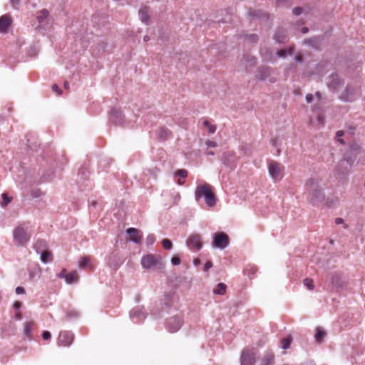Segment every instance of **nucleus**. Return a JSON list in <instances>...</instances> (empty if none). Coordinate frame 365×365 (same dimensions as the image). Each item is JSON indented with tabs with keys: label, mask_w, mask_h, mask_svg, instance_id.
<instances>
[{
	"label": "nucleus",
	"mask_w": 365,
	"mask_h": 365,
	"mask_svg": "<svg viewBox=\"0 0 365 365\" xmlns=\"http://www.w3.org/2000/svg\"><path fill=\"white\" fill-rule=\"evenodd\" d=\"M309 201L315 205L324 200V195L319 185V180L314 178L308 180L305 185Z\"/></svg>",
	"instance_id": "1"
},
{
	"label": "nucleus",
	"mask_w": 365,
	"mask_h": 365,
	"mask_svg": "<svg viewBox=\"0 0 365 365\" xmlns=\"http://www.w3.org/2000/svg\"><path fill=\"white\" fill-rule=\"evenodd\" d=\"M195 195L197 200L201 197H204L206 205L210 207L215 206L217 200L214 192L213 187L207 183L198 185Z\"/></svg>",
	"instance_id": "2"
},
{
	"label": "nucleus",
	"mask_w": 365,
	"mask_h": 365,
	"mask_svg": "<svg viewBox=\"0 0 365 365\" xmlns=\"http://www.w3.org/2000/svg\"><path fill=\"white\" fill-rule=\"evenodd\" d=\"M141 264L143 267L146 269L155 268L163 269L164 267L161 257L152 254L143 256L141 259Z\"/></svg>",
	"instance_id": "3"
},
{
	"label": "nucleus",
	"mask_w": 365,
	"mask_h": 365,
	"mask_svg": "<svg viewBox=\"0 0 365 365\" xmlns=\"http://www.w3.org/2000/svg\"><path fill=\"white\" fill-rule=\"evenodd\" d=\"M267 168L269 175L274 181L278 182L282 179L284 166L282 163L272 160L268 162Z\"/></svg>",
	"instance_id": "4"
},
{
	"label": "nucleus",
	"mask_w": 365,
	"mask_h": 365,
	"mask_svg": "<svg viewBox=\"0 0 365 365\" xmlns=\"http://www.w3.org/2000/svg\"><path fill=\"white\" fill-rule=\"evenodd\" d=\"M14 239L17 245H24L30 240L31 235L22 226H19L13 232Z\"/></svg>",
	"instance_id": "5"
},
{
	"label": "nucleus",
	"mask_w": 365,
	"mask_h": 365,
	"mask_svg": "<svg viewBox=\"0 0 365 365\" xmlns=\"http://www.w3.org/2000/svg\"><path fill=\"white\" fill-rule=\"evenodd\" d=\"M241 365H254L255 363V353L253 350L245 349L240 356Z\"/></svg>",
	"instance_id": "6"
},
{
	"label": "nucleus",
	"mask_w": 365,
	"mask_h": 365,
	"mask_svg": "<svg viewBox=\"0 0 365 365\" xmlns=\"http://www.w3.org/2000/svg\"><path fill=\"white\" fill-rule=\"evenodd\" d=\"M229 244V238L227 235L223 232L215 234L212 245L220 249H224Z\"/></svg>",
	"instance_id": "7"
},
{
	"label": "nucleus",
	"mask_w": 365,
	"mask_h": 365,
	"mask_svg": "<svg viewBox=\"0 0 365 365\" xmlns=\"http://www.w3.org/2000/svg\"><path fill=\"white\" fill-rule=\"evenodd\" d=\"M73 334L67 331H61L58 337V345L60 346H69L73 341Z\"/></svg>",
	"instance_id": "8"
},
{
	"label": "nucleus",
	"mask_w": 365,
	"mask_h": 365,
	"mask_svg": "<svg viewBox=\"0 0 365 365\" xmlns=\"http://www.w3.org/2000/svg\"><path fill=\"white\" fill-rule=\"evenodd\" d=\"M186 243L190 249H195L197 250H200L202 246L200 235L198 234H192L190 235L187 240Z\"/></svg>",
	"instance_id": "9"
},
{
	"label": "nucleus",
	"mask_w": 365,
	"mask_h": 365,
	"mask_svg": "<svg viewBox=\"0 0 365 365\" xmlns=\"http://www.w3.org/2000/svg\"><path fill=\"white\" fill-rule=\"evenodd\" d=\"M126 232L129 235L130 240L138 244L140 243L143 234L139 230L130 227L126 230Z\"/></svg>",
	"instance_id": "10"
},
{
	"label": "nucleus",
	"mask_w": 365,
	"mask_h": 365,
	"mask_svg": "<svg viewBox=\"0 0 365 365\" xmlns=\"http://www.w3.org/2000/svg\"><path fill=\"white\" fill-rule=\"evenodd\" d=\"M182 322L179 317L171 318L168 323V329L170 332L175 333L180 329Z\"/></svg>",
	"instance_id": "11"
},
{
	"label": "nucleus",
	"mask_w": 365,
	"mask_h": 365,
	"mask_svg": "<svg viewBox=\"0 0 365 365\" xmlns=\"http://www.w3.org/2000/svg\"><path fill=\"white\" fill-rule=\"evenodd\" d=\"M58 276L60 278H64L66 282L68 284L76 282L78 279V274L76 271L71 272L70 273H66V270L63 269L58 274Z\"/></svg>",
	"instance_id": "12"
},
{
	"label": "nucleus",
	"mask_w": 365,
	"mask_h": 365,
	"mask_svg": "<svg viewBox=\"0 0 365 365\" xmlns=\"http://www.w3.org/2000/svg\"><path fill=\"white\" fill-rule=\"evenodd\" d=\"M11 23L12 19L9 14L1 16L0 17V32L6 33Z\"/></svg>",
	"instance_id": "13"
},
{
	"label": "nucleus",
	"mask_w": 365,
	"mask_h": 365,
	"mask_svg": "<svg viewBox=\"0 0 365 365\" xmlns=\"http://www.w3.org/2000/svg\"><path fill=\"white\" fill-rule=\"evenodd\" d=\"M110 120L115 124H119L123 120V115L120 110L118 109H113L111 110L110 114Z\"/></svg>",
	"instance_id": "14"
},
{
	"label": "nucleus",
	"mask_w": 365,
	"mask_h": 365,
	"mask_svg": "<svg viewBox=\"0 0 365 365\" xmlns=\"http://www.w3.org/2000/svg\"><path fill=\"white\" fill-rule=\"evenodd\" d=\"M34 325V321H29V322H25L24 328V333L26 337H28V338L31 337V331H32Z\"/></svg>",
	"instance_id": "15"
},
{
	"label": "nucleus",
	"mask_w": 365,
	"mask_h": 365,
	"mask_svg": "<svg viewBox=\"0 0 365 365\" xmlns=\"http://www.w3.org/2000/svg\"><path fill=\"white\" fill-rule=\"evenodd\" d=\"M90 260H91V257L88 256H84V257H81V259L79 260V264H78L79 267L81 269L86 268V267L91 268L92 265L90 263Z\"/></svg>",
	"instance_id": "16"
},
{
	"label": "nucleus",
	"mask_w": 365,
	"mask_h": 365,
	"mask_svg": "<svg viewBox=\"0 0 365 365\" xmlns=\"http://www.w3.org/2000/svg\"><path fill=\"white\" fill-rule=\"evenodd\" d=\"M274 356L273 353H267L263 357L261 365H272L274 363Z\"/></svg>",
	"instance_id": "17"
},
{
	"label": "nucleus",
	"mask_w": 365,
	"mask_h": 365,
	"mask_svg": "<svg viewBox=\"0 0 365 365\" xmlns=\"http://www.w3.org/2000/svg\"><path fill=\"white\" fill-rule=\"evenodd\" d=\"M274 39L279 42L282 43L287 40V35L283 29H279L274 35Z\"/></svg>",
	"instance_id": "18"
},
{
	"label": "nucleus",
	"mask_w": 365,
	"mask_h": 365,
	"mask_svg": "<svg viewBox=\"0 0 365 365\" xmlns=\"http://www.w3.org/2000/svg\"><path fill=\"white\" fill-rule=\"evenodd\" d=\"M139 15L142 21L147 22L149 19L148 8L146 6L141 8L139 11Z\"/></svg>",
	"instance_id": "19"
},
{
	"label": "nucleus",
	"mask_w": 365,
	"mask_h": 365,
	"mask_svg": "<svg viewBox=\"0 0 365 365\" xmlns=\"http://www.w3.org/2000/svg\"><path fill=\"white\" fill-rule=\"evenodd\" d=\"M331 81L328 83V86L329 88L335 89L340 83V80L337 74H334L331 77Z\"/></svg>",
	"instance_id": "20"
},
{
	"label": "nucleus",
	"mask_w": 365,
	"mask_h": 365,
	"mask_svg": "<svg viewBox=\"0 0 365 365\" xmlns=\"http://www.w3.org/2000/svg\"><path fill=\"white\" fill-rule=\"evenodd\" d=\"M41 259L43 263L52 261V253L48 250L42 251L41 254Z\"/></svg>",
	"instance_id": "21"
},
{
	"label": "nucleus",
	"mask_w": 365,
	"mask_h": 365,
	"mask_svg": "<svg viewBox=\"0 0 365 365\" xmlns=\"http://www.w3.org/2000/svg\"><path fill=\"white\" fill-rule=\"evenodd\" d=\"M327 333L321 328L317 327L316 329L315 339L316 341L319 343L322 342L323 339L326 336Z\"/></svg>",
	"instance_id": "22"
},
{
	"label": "nucleus",
	"mask_w": 365,
	"mask_h": 365,
	"mask_svg": "<svg viewBox=\"0 0 365 365\" xmlns=\"http://www.w3.org/2000/svg\"><path fill=\"white\" fill-rule=\"evenodd\" d=\"M292 341V337L291 335H289L287 337L282 339L281 340V346L284 349H287L289 347L291 342Z\"/></svg>",
	"instance_id": "23"
},
{
	"label": "nucleus",
	"mask_w": 365,
	"mask_h": 365,
	"mask_svg": "<svg viewBox=\"0 0 365 365\" xmlns=\"http://www.w3.org/2000/svg\"><path fill=\"white\" fill-rule=\"evenodd\" d=\"M214 292L218 294H224L226 292V285L224 283H219Z\"/></svg>",
	"instance_id": "24"
},
{
	"label": "nucleus",
	"mask_w": 365,
	"mask_h": 365,
	"mask_svg": "<svg viewBox=\"0 0 365 365\" xmlns=\"http://www.w3.org/2000/svg\"><path fill=\"white\" fill-rule=\"evenodd\" d=\"M46 247V243L44 240H38L34 245V248L37 252Z\"/></svg>",
	"instance_id": "25"
},
{
	"label": "nucleus",
	"mask_w": 365,
	"mask_h": 365,
	"mask_svg": "<svg viewBox=\"0 0 365 365\" xmlns=\"http://www.w3.org/2000/svg\"><path fill=\"white\" fill-rule=\"evenodd\" d=\"M203 125L205 128H207L210 133H214L216 130V126L210 124L207 120L203 122Z\"/></svg>",
	"instance_id": "26"
},
{
	"label": "nucleus",
	"mask_w": 365,
	"mask_h": 365,
	"mask_svg": "<svg viewBox=\"0 0 365 365\" xmlns=\"http://www.w3.org/2000/svg\"><path fill=\"white\" fill-rule=\"evenodd\" d=\"M304 285L309 290L314 289V281L312 279L306 278L304 279Z\"/></svg>",
	"instance_id": "27"
},
{
	"label": "nucleus",
	"mask_w": 365,
	"mask_h": 365,
	"mask_svg": "<svg viewBox=\"0 0 365 365\" xmlns=\"http://www.w3.org/2000/svg\"><path fill=\"white\" fill-rule=\"evenodd\" d=\"M260 72L262 73V74H260L258 78L261 80L265 79L267 76L269 75V69L268 68H262Z\"/></svg>",
	"instance_id": "28"
},
{
	"label": "nucleus",
	"mask_w": 365,
	"mask_h": 365,
	"mask_svg": "<svg viewBox=\"0 0 365 365\" xmlns=\"http://www.w3.org/2000/svg\"><path fill=\"white\" fill-rule=\"evenodd\" d=\"M2 202L1 206L5 207L6 206L9 202H11V197H9L6 193L2 194Z\"/></svg>",
	"instance_id": "29"
},
{
	"label": "nucleus",
	"mask_w": 365,
	"mask_h": 365,
	"mask_svg": "<svg viewBox=\"0 0 365 365\" xmlns=\"http://www.w3.org/2000/svg\"><path fill=\"white\" fill-rule=\"evenodd\" d=\"M162 245H163V248L165 250H170L173 247V244H172L171 241L168 239H164L162 241Z\"/></svg>",
	"instance_id": "30"
},
{
	"label": "nucleus",
	"mask_w": 365,
	"mask_h": 365,
	"mask_svg": "<svg viewBox=\"0 0 365 365\" xmlns=\"http://www.w3.org/2000/svg\"><path fill=\"white\" fill-rule=\"evenodd\" d=\"M361 147L358 145H353L350 147L349 153L351 154H356L360 153Z\"/></svg>",
	"instance_id": "31"
},
{
	"label": "nucleus",
	"mask_w": 365,
	"mask_h": 365,
	"mask_svg": "<svg viewBox=\"0 0 365 365\" xmlns=\"http://www.w3.org/2000/svg\"><path fill=\"white\" fill-rule=\"evenodd\" d=\"M256 272H257V268L255 267H251L250 268H247L245 270V272L247 273L250 277L252 276L255 275Z\"/></svg>",
	"instance_id": "32"
},
{
	"label": "nucleus",
	"mask_w": 365,
	"mask_h": 365,
	"mask_svg": "<svg viewBox=\"0 0 365 365\" xmlns=\"http://www.w3.org/2000/svg\"><path fill=\"white\" fill-rule=\"evenodd\" d=\"M78 313L77 311L76 310H71V311H68L66 312V318L68 319L69 318H71V317H78Z\"/></svg>",
	"instance_id": "33"
},
{
	"label": "nucleus",
	"mask_w": 365,
	"mask_h": 365,
	"mask_svg": "<svg viewBox=\"0 0 365 365\" xmlns=\"http://www.w3.org/2000/svg\"><path fill=\"white\" fill-rule=\"evenodd\" d=\"M48 16V12L46 10H42L41 15L38 17L39 21H42L43 19H46Z\"/></svg>",
	"instance_id": "34"
},
{
	"label": "nucleus",
	"mask_w": 365,
	"mask_h": 365,
	"mask_svg": "<svg viewBox=\"0 0 365 365\" xmlns=\"http://www.w3.org/2000/svg\"><path fill=\"white\" fill-rule=\"evenodd\" d=\"M155 240V239L154 235H150L146 238V243L148 245H151L154 243Z\"/></svg>",
	"instance_id": "35"
},
{
	"label": "nucleus",
	"mask_w": 365,
	"mask_h": 365,
	"mask_svg": "<svg viewBox=\"0 0 365 365\" xmlns=\"http://www.w3.org/2000/svg\"><path fill=\"white\" fill-rule=\"evenodd\" d=\"M176 174L183 178H186L187 175V171L183 169L178 170L176 172Z\"/></svg>",
	"instance_id": "36"
},
{
	"label": "nucleus",
	"mask_w": 365,
	"mask_h": 365,
	"mask_svg": "<svg viewBox=\"0 0 365 365\" xmlns=\"http://www.w3.org/2000/svg\"><path fill=\"white\" fill-rule=\"evenodd\" d=\"M51 333L48 331H43L42 333V338L43 340H48L51 339Z\"/></svg>",
	"instance_id": "37"
},
{
	"label": "nucleus",
	"mask_w": 365,
	"mask_h": 365,
	"mask_svg": "<svg viewBox=\"0 0 365 365\" xmlns=\"http://www.w3.org/2000/svg\"><path fill=\"white\" fill-rule=\"evenodd\" d=\"M171 262H172L173 264L178 265L180 263V259L177 256H174L172 257Z\"/></svg>",
	"instance_id": "38"
},
{
	"label": "nucleus",
	"mask_w": 365,
	"mask_h": 365,
	"mask_svg": "<svg viewBox=\"0 0 365 365\" xmlns=\"http://www.w3.org/2000/svg\"><path fill=\"white\" fill-rule=\"evenodd\" d=\"M22 306V303L19 301H16L14 303V308L16 309V311H18Z\"/></svg>",
	"instance_id": "39"
},
{
	"label": "nucleus",
	"mask_w": 365,
	"mask_h": 365,
	"mask_svg": "<svg viewBox=\"0 0 365 365\" xmlns=\"http://www.w3.org/2000/svg\"><path fill=\"white\" fill-rule=\"evenodd\" d=\"M52 90L54 91V92H56L58 96H60L61 94V89L58 88V86L56 84L53 85L52 86Z\"/></svg>",
	"instance_id": "40"
},
{
	"label": "nucleus",
	"mask_w": 365,
	"mask_h": 365,
	"mask_svg": "<svg viewBox=\"0 0 365 365\" xmlns=\"http://www.w3.org/2000/svg\"><path fill=\"white\" fill-rule=\"evenodd\" d=\"M344 134V132L342 130H339L337 133H336V138L338 139V140L341 143H344V141L342 139H340L339 138L341 136H342Z\"/></svg>",
	"instance_id": "41"
},
{
	"label": "nucleus",
	"mask_w": 365,
	"mask_h": 365,
	"mask_svg": "<svg viewBox=\"0 0 365 365\" xmlns=\"http://www.w3.org/2000/svg\"><path fill=\"white\" fill-rule=\"evenodd\" d=\"M212 267V263L210 261H208L205 263V264L204 266V270L207 271Z\"/></svg>",
	"instance_id": "42"
},
{
	"label": "nucleus",
	"mask_w": 365,
	"mask_h": 365,
	"mask_svg": "<svg viewBox=\"0 0 365 365\" xmlns=\"http://www.w3.org/2000/svg\"><path fill=\"white\" fill-rule=\"evenodd\" d=\"M302 9L300 7H297L293 9V13L295 15H299L302 14Z\"/></svg>",
	"instance_id": "43"
},
{
	"label": "nucleus",
	"mask_w": 365,
	"mask_h": 365,
	"mask_svg": "<svg viewBox=\"0 0 365 365\" xmlns=\"http://www.w3.org/2000/svg\"><path fill=\"white\" fill-rule=\"evenodd\" d=\"M25 292L24 289L22 287H17L16 289V293L17 294H24Z\"/></svg>",
	"instance_id": "44"
},
{
	"label": "nucleus",
	"mask_w": 365,
	"mask_h": 365,
	"mask_svg": "<svg viewBox=\"0 0 365 365\" xmlns=\"http://www.w3.org/2000/svg\"><path fill=\"white\" fill-rule=\"evenodd\" d=\"M206 145L208 146V147H216L217 146V143L214 141H212V140H207L206 141Z\"/></svg>",
	"instance_id": "45"
},
{
	"label": "nucleus",
	"mask_w": 365,
	"mask_h": 365,
	"mask_svg": "<svg viewBox=\"0 0 365 365\" xmlns=\"http://www.w3.org/2000/svg\"><path fill=\"white\" fill-rule=\"evenodd\" d=\"M15 319L16 320H21L22 319V314H21V312H19V310L16 311Z\"/></svg>",
	"instance_id": "46"
},
{
	"label": "nucleus",
	"mask_w": 365,
	"mask_h": 365,
	"mask_svg": "<svg viewBox=\"0 0 365 365\" xmlns=\"http://www.w3.org/2000/svg\"><path fill=\"white\" fill-rule=\"evenodd\" d=\"M317 120L319 121V123L321 125H324V118L323 115H319L317 118Z\"/></svg>",
	"instance_id": "47"
},
{
	"label": "nucleus",
	"mask_w": 365,
	"mask_h": 365,
	"mask_svg": "<svg viewBox=\"0 0 365 365\" xmlns=\"http://www.w3.org/2000/svg\"><path fill=\"white\" fill-rule=\"evenodd\" d=\"M160 135H164L165 137H167L169 135V132L167 129L162 128L160 130Z\"/></svg>",
	"instance_id": "48"
},
{
	"label": "nucleus",
	"mask_w": 365,
	"mask_h": 365,
	"mask_svg": "<svg viewBox=\"0 0 365 365\" xmlns=\"http://www.w3.org/2000/svg\"><path fill=\"white\" fill-rule=\"evenodd\" d=\"M313 100V96L312 94H307L306 96V101L307 103H311Z\"/></svg>",
	"instance_id": "49"
},
{
	"label": "nucleus",
	"mask_w": 365,
	"mask_h": 365,
	"mask_svg": "<svg viewBox=\"0 0 365 365\" xmlns=\"http://www.w3.org/2000/svg\"><path fill=\"white\" fill-rule=\"evenodd\" d=\"M278 55L279 57H284L286 55V51L285 50H281L278 52Z\"/></svg>",
	"instance_id": "50"
},
{
	"label": "nucleus",
	"mask_w": 365,
	"mask_h": 365,
	"mask_svg": "<svg viewBox=\"0 0 365 365\" xmlns=\"http://www.w3.org/2000/svg\"><path fill=\"white\" fill-rule=\"evenodd\" d=\"M344 160H346L347 163H349V166L352 165L353 161L347 157V154L345 156Z\"/></svg>",
	"instance_id": "51"
},
{
	"label": "nucleus",
	"mask_w": 365,
	"mask_h": 365,
	"mask_svg": "<svg viewBox=\"0 0 365 365\" xmlns=\"http://www.w3.org/2000/svg\"><path fill=\"white\" fill-rule=\"evenodd\" d=\"M343 222H344L343 219H342V218H340V217H338V218H336V219L335 220V222H336V224H337V225L341 224V223H343Z\"/></svg>",
	"instance_id": "52"
},
{
	"label": "nucleus",
	"mask_w": 365,
	"mask_h": 365,
	"mask_svg": "<svg viewBox=\"0 0 365 365\" xmlns=\"http://www.w3.org/2000/svg\"><path fill=\"white\" fill-rule=\"evenodd\" d=\"M295 58H296V61H302V56H297L295 57Z\"/></svg>",
	"instance_id": "53"
},
{
	"label": "nucleus",
	"mask_w": 365,
	"mask_h": 365,
	"mask_svg": "<svg viewBox=\"0 0 365 365\" xmlns=\"http://www.w3.org/2000/svg\"><path fill=\"white\" fill-rule=\"evenodd\" d=\"M64 88H65L66 89H68V88H69V84H68V83L67 81H66V82L64 83Z\"/></svg>",
	"instance_id": "54"
},
{
	"label": "nucleus",
	"mask_w": 365,
	"mask_h": 365,
	"mask_svg": "<svg viewBox=\"0 0 365 365\" xmlns=\"http://www.w3.org/2000/svg\"><path fill=\"white\" fill-rule=\"evenodd\" d=\"M302 31L304 34H305V33H307V32L308 31V29H307V28H306V27H304V28L302 29Z\"/></svg>",
	"instance_id": "55"
},
{
	"label": "nucleus",
	"mask_w": 365,
	"mask_h": 365,
	"mask_svg": "<svg viewBox=\"0 0 365 365\" xmlns=\"http://www.w3.org/2000/svg\"><path fill=\"white\" fill-rule=\"evenodd\" d=\"M11 3L13 4L14 6H15L16 4H19V0H16V2H15L14 0H11Z\"/></svg>",
	"instance_id": "56"
},
{
	"label": "nucleus",
	"mask_w": 365,
	"mask_h": 365,
	"mask_svg": "<svg viewBox=\"0 0 365 365\" xmlns=\"http://www.w3.org/2000/svg\"><path fill=\"white\" fill-rule=\"evenodd\" d=\"M144 41H148L149 40V37L148 36H144Z\"/></svg>",
	"instance_id": "57"
},
{
	"label": "nucleus",
	"mask_w": 365,
	"mask_h": 365,
	"mask_svg": "<svg viewBox=\"0 0 365 365\" xmlns=\"http://www.w3.org/2000/svg\"><path fill=\"white\" fill-rule=\"evenodd\" d=\"M183 182H182V180H178V183H179L180 185H182V184H183Z\"/></svg>",
	"instance_id": "58"
},
{
	"label": "nucleus",
	"mask_w": 365,
	"mask_h": 365,
	"mask_svg": "<svg viewBox=\"0 0 365 365\" xmlns=\"http://www.w3.org/2000/svg\"><path fill=\"white\" fill-rule=\"evenodd\" d=\"M207 154H208V155H213V154H214V153H213V152H212V151H210V152H208V153H207Z\"/></svg>",
	"instance_id": "59"
},
{
	"label": "nucleus",
	"mask_w": 365,
	"mask_h": 365,
	"mask_svg": "<svg viewBox=\"0 0 365 365\" xmlns=\"http://www.w3.org/2000/svg\"><path fill=\"white\" fill-rule=\"evenodd\" d=\"M316 95L318 96V98H320V93L319 92H317Z\"/></svg>",
	"instance_id": "60"
},
{
	"label": "nucleus",
	"mask_w": 365,
	"mask_h": 365,
	"mask_svg": "<svg viewBox=\"0 0 365 365\" xmlns=\"http://www.w3.org/2000/svg\"><path fill=\"white\" fill-rule=\"evenodd\" d=\"M252 38H253L254 41H255V38H257V36L254 35V36H252Z\"/></svg>",
	"instance_id": "61"
}]
</instances>
